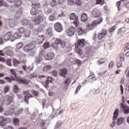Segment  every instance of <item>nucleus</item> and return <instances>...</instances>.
<instances>
[{
	"instance_id": "nucleus-34",
	"label": "nucleus",
	"mask_w": 129,
	"mask_h": 129,
	"mask_svg": "<svg viewBox=\"0 0 129 129\" xmlns=\"http://www.w3.org/2000/svg\"><path fill=\"white\" fill-rule=\"evenodd\" d=\"M43 60V57L40 56L38 55L36 58H35V62L36 63H38V64H40L41 63V61Z\"/></svg>"
},
{
	"instance_id": "nucleus-61",
	"label": "nucleus",
	"mask_w": 129,
	"mask_h": 129,
	"mask_svg": "<svg viewBox=\"0 0 129 129\" xmlns=\"http://www.w3.org/2000/svg\"><path fill=\"white\" fill-rule=\"evenodd\" d=\"M23 44L22 42L19 43L17 45V49H21V48H22V47H23Z\"/></svg>"
},
{
	"instance_id": "nucleus-54",
	"label": "nucleus",
	"mask_w": 129,
	"mask_h": 129,
	"mask_svg": "<svg viewBox=\"0 0 129 129\" xmlns=\"http://www.w3.org/2000/svg\"><path fill=\"white\" fill-rule=\"evenodd\" d=\"M121 4V1L117 2L116 4V6L118 9V11H120V9H119V7H120Z\"/></svg>"
},
{
	"instance_id": "nucleus-7",
	"label": "nucleus",
	"mask_w": 129,
	"mask_h": 129,
	"mask_svg": "<svg viewBox=\"0 0 129 129\" xmlns=\"http://www.w3.org/2000/svg\"><path fill=\"white\" fill-rule=\"evenodd\" d=\"M85 39H79L78 41L75 43V47L83 48V47H84V45H85Z\"/></svg>"
},
{
	"instance_id": "nucleus-57",
	"label": "nucleus",
	"mask_w": 129,
	"mask_h": 129,
	"mask_svg": "<svg viewBox=\"0 0 129 129\" xmlns=\"http://www.w3.org/2000/svg\"><path fill=\"white\" fill-rule=\"evenodd\" d=\"M7 64L8 65V66H12V59H8L6 60Z\"/></svg>"
},
{
	"instance_id": "nucleus-5",
	"label": "nucleus",
	"mask_w": 129,
	"mask_h": 129,
	"mask_svg": "<svg viewBox=\"0 0 129 129\" xmlns=\"http://www.w3.org/2000/svg\"><path fill=\"white\" fill-rule=\"evenodd\" d=\"M54 30L58 33H61L63 31V25L60 22H56L54 25Z\"/></svg>"
},
{
	"instance_id": "nucleus-50",
	"label": "nucleus",
	"mask_w": 129,
	"mask_h": 129,
	"mask_svg": "<svg viewBox=\"0 0 129 129\" xmlns=\"http://www.w3.org/2000/svg\"><path fill=\"white\" fill-rule=\"evenodd\" d=\"M13 90L15 93H17L20 91V89H19V87H18L17 85H14Z\"/></svg>"
},
{
	"instance_id": "nucleus-21",
	"label": "nucleus",
	"mask_w": 129,
	"mask_h": 129,
	"mask_svg": "<svg viewBox=\"0 0 129 129\" xmlns=\"http://www.w3.org/2000/svg\"><path fill=\"white\" fill-rule=\"evenodd\" d=\"M22 12H23V9L22 8L20 9L19 11H17L14 16V18L15 20H18L21 16H22Z\"/></svg>"
},
{
	"instance_id": "nucleus-63",
	"label": "nucleus",
	"mask_w": 129,
	"mask_h": 129,
	"mask_svg": "<svg viewBox=\"0 0 129 129\" xmlns=\"http://www.w3.org/2000/svg\"><path fill=\"white\" fill-rule=\"evenodd\" d=\"M52 74L53 76L56 77V76L58 75V72H57L56 71L53 70L52 72Z\"/></svg>"
},
{
	"instance_id": "nucleus-56",
	"label": "nucleus",
	"mask_w": 129,
	"mask_h": 129,
	"mask_svg": "<svg viewBox=\"0 0 129 129\" xmlns=\"http://www.w3.org/2000/svg\"><path fill=\"white\" fill-rule=\"evenodd\" d=\"M75 62L77 63L78 66H81L82 64V61L77 59L75 60Z\"/></svg>"
},
{
	"instance_id": "nucleus-1",
	"label": "nucleus",
	"mask_w": 129,
	"mask_h": 129,
	"mask_svg": "<svg viewBox=\"0 0 129 129\" xmlns=\"http://www.w3.org/2000/svg\"><path fill=\"white\" fill-rule=\"evenodd\" d=\"M32 5L33 7L30 11V14L32 16H34L32 17V21L35 23V25H39L44 20L43 12L41 10L39 11V9L41 8V4L37 2L33 1Z\"/></svg>"
},
{
	"instance_id": "nucleus-17",
	"label": "nucleus",
	"mask_w": 129,
	"mask_h": 129,
	"mask_svg": "<svg viewBox=\"0 0 129 129\" xmlns=\"http://www.w3.org/2000/svg\"><path fill=\"white\" fill-rule=\"evenodd\" d=\"M13 37V34H12V32H9L6 33L3 36V39L4 41H9L11 38Z\"/></svg>"
},
{
	"instance_id": "nucleus-20",
	"label": "nucleus",
	"mask_w": 129,
	"mask_h": 129,
	"mask_svg": "<svg viewBox=\"0 0 129 129\" xmlns=\"http://www.w3.org/2000/svg\"><path fill=\"white\" fill-rule=\"evenodd\" d=\"M44 40H45V37H44V36H38L37 37V43H38V44H42Z\"/></svg>"
},
{
	"instance_id": "nucleus-9",
	"label": "nucleus",
	"mask_w": 129,
	"mask_h": 129,
	"mask_svg": "<svg viewBox=\"0 0 129 129\" xmlns=\"http://www.w3.org/2000/svg\"><path fill=\"white\" fill-rule=\"evenodd\" d=\"M101 16V12L96 9H95L92 11V16L93 18H99Z\"/></svg>"
},
{
	"instance_id": "nucleus-46",
	"label": "nucleus",
	"mask_w": 129,
	"mask_h": 129,
	"mask_svg": "<svg viewBox=\"0 0 129 129\" xmlns=\"http://www.w3.org/2000/svg\"><path fill=\"white\" fill-rule=\"evenodd\" d=\"M49 47H50V44L49 43V42H46L44 43L43 49H48V48H49Z\"/></svg>"
},
{
	"instance_id": "nucleus-53",
	"label": "nucleus",
	"mask_w": 129,
	"mask_h": 129,
	"mask_svg": "<svg viewBox=\"0 0 129 129\" xmlns=\"http://www.w3.org/2000/svg\"><path fill=\"white\" fill-rule=\"evenodd\" d=\"M80 89H81V85H79L75 92V94H77V93L79 92V90H80Z\"/></svg>"
},
{
	"instance_id": "nucleus-4",
	"label": "nucleus",
	"mask_w": 129,
	"mask_h": 129,
	"mask_svg": "<svg viewBox=\"0 0 129 129\" xmlns=\"http://www.w3.org/2000/svg\"><path fill=\"white\" fill-rule=\"evenodd\" d=\"M120 109L124 114H128L129 113V106L124 105V104L121 103L120 104Z\"/></svg>"
},
{
	"instance_id": "nucleus-55",
	"label": "nucleus",
	"mask_w": 129,
	"mask_h": 129,
	"mask_svg": "<svg viewBox=\"0 0 129 129\" xmlns=\"http://www.w3.org/2000/svg\"><path fill=\"white\" fill-rule=\"evenodd\" d=\"M18 31L19 33H25V29L23 27H20L18 29Z\"/></svg>"
},
{
	"instance_id": "nucleus-45",
	"label": "nucleus",
	"mask_w": 129,
	"mask_h": 129,
	"mask_svg": "<svg viewBox=\"0 0 129 129\" xmlns=\"http://www.w3.org/2000/svg\"><path fill=\"white\" fill-rule=\"evenodd\" d=\"M39 56H40V57H41V58H43V57H45V56H46V52H45V51L44 50H41Z\"/></svg>"
},
{
	"instance_id": "nucleus-15",
	"label": "nucleus",
	"mask_w": 129,
	"mask_h": 129,
	"mask_svg": "<svg viewBox=\"0 0 129 129\" xmlns=\"http://www.w3.org/2000/svg\"><path fill=\"white\" fill-rule=\"evenodd\" d=\"M67 33L68 36L71 37L76 33V29L74 27H71L69 29L67 30Z\"/></svg>"
},
{
	"instance_id": "nucleus-31",
	"label": "nucleus",
	"mask_w": 129,
	"mask_h": 129,
	"mask_svg": "<svg viewBox=\"0 0 129 129\" xmlns=\"http://www.w3.org/2000/svg\"><path fill=\"white\" fill-rule=\"evenodd\" d=\"M123 121H124V118L120 117L117 120L116 124L117 125H120L121 123H123Z\"/></svg>"
},
{
	"instance_id": "nucleus-24",
	"label": "nucleus",
	"mask_w": 129,
	"mask_h": 129,
	"mask_svg": "<svg viewBox=\"0 0 129 129\" xmlns=\"http://www.w3.org/2000/svg\"><path fill=\"white\" fill-rule=\"evenodd\" d=\"M1 118H3V119L0 121V125L5 126L8 123V119H5V118H2V117Z\"/></svg>"
},
{
	"instance_id": "nucleus-13",
	"label": "nucleus",
	"mask_w": 129,
	"mask_h": 129,
	"mask_svg": "<svg viewBox=\"0 0 129 129\" xmlns=\"http://www.w3.org/2000/svg\"><path fill=\"white\" fill-rule=\"evenodd\" d=\"M59 74L60 76H62L63 78H66V75L68 74V70L64 68L59 71Z\"/></svg>"
},
{
	"instance_id": "nucleus-27",
	"label": "nucleus",
	"mask_w": 129,
	"mask_h": 129,
	"mask_svg": "<svg viewBox=\"0 0 129 129\" xmlns=\"http://www.w3.org/2000/svg\"><path fill=\"white\" fill-rule=\"evenodd\" d=\"M86 28L87 30L88 31H91L92 30H94V28L93 27V26L92 25V23H86Z\"/></svg>"
},
{
	"instance_id": "nucleus-30",
	"label": "nucleus",
	"mask_w": 129,
	"mask_h": 129,
	"mask_svg": "<svg viewBox=\"0 0 129 129\" xmlns=\"http://www.w3.org/2000/svg\"><path fill=\"white\" fill-rule=\"evenodd\" d=\"M77 31L79 36H81L84 33V30L81 27H79Z\"/></svg>"
},
{
	"instance_id": "nucleus-43",
	"label": "nucleus",
	"mask_w": 129,
	"mask_h": 129,
	"mask_svg": "<svg viewBox=\"0 0 129 129\" xmlns=\"http://www.w3.org/2000/svg\"><path fill=\"white\" fill-rule=\"evenodd\" d=\"M73 23L76 27H78L80 25V23L79 22V20H78V18L76 19Z\"/></svg>"
},
{
	"instance_id": "nucleus-35",
	"label": "nucleus",
	"mask_w": 129,
	"mask_h": 129,
	"mask_svg": "<svg viewBox=\"0 0 129 129\" xmlns=\"http://www.w3.org/2000/svg\"><path fill=\"white\" fill-rule=\"evenodd\" d=\"M5 98L6 99H7V101H8V103H11V102H14V101L13 100V98L12 96H6L5 97Z\"/></svg>"
},
{
	"instance_id": "nucleus-51",
	"label": "nucleus",
	"mask_w": 129,
	"mask_h": 129,
	"mask_svg": "<svg viewBox=\"0 0 129 129\" xmlns=\"http://www.w3.org/2000/svg\"><path fill=\"white\" fill-rule=\"evenodd\" d=\"M66 3V0H58V4L59 6H63Z\"/></svg>"
},
{
	"instance_id": "nucleus-2",
	"label": "nucleus",
	"mask_w": 129,
	"mask_h": 129,
	"mask_svg": "<svg viewBox=\"0 0 129 129\" xmlns=\"http://www.w3.org/2000/svg\"><path fill=\"white\" fill-rule=\"evenodd\" d=\"M30 92H31V93H32L33 95H34L35 96H38V94L39 93H38V92L34 90H32V91L28 90V91H24L23 93L24 95H25L24 101H25V102H26V103H27V104H29V98H31L32 97H33V95L31 94Z\"/></svg>"
},
{
	"instance_id": "nucleus-49",
	"label": "nucleus",
	"mask_w": 129,
	"mask_h": 129,
	"mask_svg": "<svg viewBox=\"0 0 129 129\" xmlns=\"http://www.w3.org/2000/svg\"><path fill=\"white\" fill-rule=\"evenodd\" d=\"M115 29H116V26L114 25L113 27H111V29L109 30V33H113V32L115 31Z\"/></svg>"
},
{
	"instance_id": "nucleus-48",
	"label": "nucleus",
	"mask_w": 129,
	"mask_h": 129,
	"mask_svg": "<svg viewBox=\"0 0 129 129\" xmlns=\"http://www.w3.org/2000/svg\"><path fill=\"white\" fill-rule=\"evenodd\" d=\"M113 65H114V62L112 61H110L109 63L108 68L109 70H111V69H112L113 67Z\"/></svg>"
},
{
	"instance_id": "nucleus-10",
	"label": "nucleus",
	"mask_w": 129,
	"mask_h": 129,
	"mask_svg": "<svg viewBox=\"0 0 129 129\" xmlns=\"http://www.w3.org/2000/svg\"><path fill=\"white\" fill-rule=\"evenodd\" d=\"M106 35H107V31L105 29H103L102 32L98 34V39L99 40H102L103 38H105Z\"/></svg>"
},
{
	"instance_id": "nucleus-18",
	"label": "nucleus",
	"mask_w": 129,
	"mask_h": 129,
	"mask_svg": "<svg viewBox=\"0 0 129 129\" xmlns=\"http://www.w3.org/2000/svg\"><path fill=\"white\" fill-rule=\"evenodd\" d=\"M81 20L84 23H85V22H87V21L88 20V15H87V14L83 13V14H82L81 17Z\"/></svg>"
},
{
	"instance_id": "nucleus-64",
	"label": "nucleus",
	"mask_w": 129,
	"mask_h": 129,
	"mask_svg": "<svg viewBox=\"0 0 129 129\" xmlns=\"http://www.w3.org/2000/svg\"><path fill=\"white\" fill-rule=\"evenodd\" d=\"M49 21H54L55 17L53 16V14H51L49 17Z\"/></svg>"
},
{
	"instance_id": "nucleus-36",
	"label": "nucleus",
	"mask_w": 129,
	"mask_h": 129,
	"mask_svg": "<svg viewBox=\"0 0 129 129\" xmlns=\"http://www.w3.org/2000/svg\"><path fill=\"white\" fill-rule=\"evenodd\" d=\"M6 26L7 27H9V28H13L14 27V24H13V22L11 20H9L7 21Z\"/></svg>"
},
{
	"instance_id": "nucleus-47",
	"label": "nucleus",
	"mask_w": 129,
	"mask_h": 129,
	"mask_svg": "<svg viewBox=\"0 0 129 129\" xmlns=\"http://www.w3.org/2000/svg\"><path fill=\"white\" fill-rule=\"evenodd\" d=\"M13 123L15 125H17V124H19L20 123V120H19L18 118H14L13 119Z\"/></svg>"
},
{
	"instance_id": "nucleus-33",
	"label": "nucleus",
	"mask_w": 129,
	"mask_h": 129,
	"mask_svg": "<svg viewBox=\"0 0 129 129\" xmlns=\"http://www.w3.org/2000/svg\"><path fill=\"white\" fill-rule=\"evenodd\" d=\"M46 34L47 36H49V37L53 36V32H52V29L50 28H48L46 30Z\"/></svg>"
},
{
	"instance_id": "nucleus-38",
	"label": "nucleus",
	"mask_w": 129,
	"mask_h": 129,
	"mask_svg": "<svg viewBox=\"0 0 129 129\" xmlns=\"http://www.w3.org/2000/svg\"><path fill=\"white\" fill-rule=\"evenodd\" d=\"M23 108H19L17 111L16 112H15V114L16 115V116H18V115H20V114H21V113H22L23 112Z\"/></svg>"
},
{
	"instance_id": "nucleus-29",
	"label": "nucleus",
	"mask_w": 129,
	"mask_h": 129,
	"mask_svg": "<svg viewBox=\"0 0 129 129\" xmlns=\"http://www.w3.org/2000/svg\"><path fill=\"white\" fill-rule=\"evenodd\" d=\"M63 83L67 86H68L71 83V79L69 77H68L64 81Z\"/></svg>"
},
{
	"instance_id": "nucleus-8",
	"label": "nucleus",
	"mask_w": 129,
	"mask_h": 129,
	"mask_svg": "<svg viewBox=\"0 0 129 129\" xmlns=\"http://www.w3.org/2000/svg\"><path fill=\"white\" fill-rule=\"evenodd\" d=\"M102 21H103V19H102V17H100L99 19L94 20L92 22V25L94 28H96L98 25H100L101 23H102Z\"/></svg>"
},
{
	"instance_id": "nucleus-39",
	"label": "nucleus",
	"mask_w": 129,
	"mask_h": 129,
	"mask_svg": "<svg viewBox=\"0 0 129 129\" xmlns=\"http://www.w3.org/2000/svg\"><path fill=\"white\" fill-rule=\"evenodd\" d=\"M13 63L14 66H15V67H17V66H18L19 64L21 63V62L19 60L16 59H13Z\"/></svg>"
},
{
	"instance_id": "nucleus-12",
	"label": "nucleus",
	"mask_w": 129,
	"mask_h": 129,
	"mask_svg": "<svg viewBox=\"0 0 129 129\" xmlns=\"http://www.w3.org/2000/svg\"><path fill=\"white\" fill-rule=\"evenodd\" d=\"M15 112V105H12L11 106L9 112L8 111H6L5 113V115H12Z\"/></svg>"
},
{
	"instance_id": "nucleus-22",
	"label": "nucleus",
	"mask_w": 129,
	"mask_h": 129,
	"mask_svg": "<svg viewBox=\"0 0 129 129\" xmlns=\"http://www.w3.org/2000/svg\"><path fill=\"white\" fill-rule=\"evenodd\" d=\"M52 81H53V78L51 77H47V80L45 82V87L47 88V87H49V83H52Z\"/></svg>"
},
{
	"instance_id": "nucleus-6",
	"label": "nucleus",
	"mask_w": 129,
	"mask_h": 129,
	"mask_svg": "<svg viewBox=\"0 0 129 129\" xmlns=\"http://www.w3.org/2000/svg\"><path fill=\"white\" fill-rule=\"evenodd\" d=\"M10 72H11L12 75L13 77H11V78L6 77L5 78V79H6V80H7L8 82H12V80H15V78L17 79V74H16V72H15V70H14L13 69H11Z\"/></svg>"
},
{
	"instance_id": "nucleus-44",
	"label": "nucleus",
	"mask_w": 129,
	"mask_h": 129,
	"mask_svg": "<svg viewBox=\"0 0 129 129\" xmlns=\"http://www.w3.org/2000/svg\"><path fill=\"white\" fill-rule=\"evenodd\" d=\"M56 5H57V1L52 0L50 4V6H51V7H56Z\"/></svg>"
},
{
	"instance_id": "nucleus-32",
	"label": "nucleus",
	"mask_w": 129,
	"mask_h": 129,
	"mask_svg": "<svg viewBox=\"0 0 129 129\" xmlns=\"http://www.w3.org/2000/svg\"><path fill=\"white\" fill-rule=\"evenodd\" d=\"M22 4V2H21V0H16L14 6H13V8H19V7H20V6H21V4Z\"/></svg>"
},
{
	"instance_id": "nucleus-28",
	"label": "nucleus",
	"mask_w": 129,
	"mask_h": 129,
	"mask_svg": "<svg viewBox=\"0 0 129 129\" xmlns=\"http://www.w3.org/2000/svg\"><path fill=\"white\" fill-rule=\"evenodd\" d=\"M21 23L23 26H28L30 24V21L27 19H23L21 21Z\"/></svg>"
},
{
	"instance_id": "nucleus-40",
	"label": "nucleus",
	"mask_w": 129,
	"mask_h": 129,
	"mask_svg": "<svg viewBox=\"0 0 129 129\" xmlns=\"http://www.w3.org/2000/svg\"><path fill=\"white\" fill-rule=\"evenodd\" d=\"M118 58L121 62L124 61V54L123 53L119 54Z\"/></svg>"
},
{
	"instance_id": "nucleus-19",
	"label": "nucleus",
	"mask_w": 129,
	"mask_h": 129,
	"mask_svg": "<svg viewBox=\"0 0 129 129\" xmlns=\"http://www.w3.org/2000/svg\"><path fill=\"white\" fill-rule=\"evenodd\" d=\"M92 3H95V5L103 6L105 3V1H104V0H92Z\"/></svg>"
},
{
	"instance_id": "nucleus-52",
	"label": "nucleus",
	"mask_w": 129,
	"mask_h": 129,
	"mask_svg": "<svg viewBox=\"0 0 129 129\" xmlns=\"http://www.w3.org/2000/svg\"><path fill=\"white\" fill-rule=\"evenodd\" d=\"M89 77V78H90V79H92L93 81H96V80H97V79L95 77V75L94 74H92L91 75H90Z\"/></svg>"
},
{
	"instance_id": "nucleus-42",
	"label": "nucleus",
	"mask_w": 129,
	"mask_h": 129,
	"mask_svg": "<svg viewBox=\"0 0 129 129\" xmlns=\"http://www.w3.org/2000/svg\"><path fill=\"white\" fill-rule=\"evenodd\" d=\"M70 18L71 20H76V19H77V16H76L75 13H72L70 16Z\"/></svg>"
},
{
	"instance_id": "nucleus-11",
	"label": "nucleus",
	"mask_w": 129,
	"mask_h": 129,
	"mask_svg": "<svg viewBox=\"0 0 129 129\" xmlns=\"http://www.w3.org/2000/svg\"><path fill=\"white\" fill-rule=\"evenodd\" d=\"M59 42H61V39H56L54 42L52 43L51 47H52V48H54V49H55V50H58L59 46H58V44H59Z\"/></svg>"
},
{
	"instance_id": "nucleus-62",
	"label": "nucleus",
	"mask_w": 129,
	"mask_h": 129,
	"mask_svg": "<svg viewBox=\"0 0 129 129\" xmlns=\"http://www.w3.org/2000/svg\"><path fill=\"white\" fill-rule=\"evenodd\" d=\"M122 29H123L124 30V29H125V28L122 27V28L119 29L117 31L118 35H120V34H121L122 33Z\"/></svg>"
},
{
	"instance_id": "nucleus-23",
	"label": "nucleus",
	"mask_w": 129,
	"mask_h": 129,
	"mask_svg": "<svg viewBox=\"0 0 129 129\" xmlns=\"http://www.w3.org/2000/svg\"><path fill=\"white\" fill-rule=\"evenodd\" d=\"M75 51L80 56L83 55V51H82V49H80V47L75 46Z\"/></svg>"
},
{
	"instance_id": "nucleus-26",
	"label": "nucleus",
	"mask_w": 129,
	"mask_h": 129,
	"mask_svg": "<svg viewBox=\"0 0 129 129\" xmlns=\"http://www.w3.org/2000/svg\"><path fill=\"white\" fill-rule=\"evenodd\" d=\"M119 114V111L118 109L116 108L113 113V120H115L117 117L118 116Z\"/></svg>"
},
{
	"instance_id": "nucleus-25",
	"label": "nucleus",
	"mask_w": 129,
	"mask_h": 129,
	"mask_svg": "<svg viewBox=\"0 0 129 129\" xmlns=\"http://www.w3.org/2000/svg\"><path fill=\"white\" fill-rule=\"evenodd\" d=\"M52 69V66L50 64L46 65L45 67H44L43 69V71L44 72H47V71H49V70H51Z\"/></svg>"
},
{
	"instance_id": "nucleus-16",
	"label": "nucleus",
	"mask_w": 129,
	"mask_h": 129,
	"mask_svg": "<svg viewBox=\"0 0 129 129\" xmlns=\"http://www.w3.org/2000/svg\"><path fill=\"white\" fill-rule=\"evenodd\" d=\"M16 81L18 83H20L21 84H25V85L29 84V81L22 78H17Z\"/></svg>"
},
{
	"instance_id": "nucleus-59",
	"label": "nucleus",
	"mask_w": 129,
	"mask_h": 129,
	"mask_svg": "<svg viewBox=\"0 0 129 129\" xmlns=\"http://www.w3.org/2000/svg\"><path fill=\"white\" fill-rule=\"evenodd\" d=\"M10 90V87L9 86H6L4 88V92L7 93Z\"/></svg>"
},
{
	"instance_id": "nucleus-14",
	"label": "nucleus",
	"mask_w": 129,
	"mask_h": 129,
	"mask_svg": "<svg viewBox=\"0 0 129 129\" xmlns=\"http://www.w3.org/2000/svg\"><path fill=\"white\" fill-rule=\"evenodd\" d=\"M55 57V54L53 52H49L44 56L45 60H52Z\"/></svg>"
},
{
	"instance_id": "nucleus-60",
	"label": "nucleus",
	"mask_w": 129,
	"mask_h": 129,
	"mask_svg": "<svg viewBox=\"0 0 129 129\" xmlns=\"http://www.w3.org/2000/svg\"><path fill=\"white\" fill-rule=\"evenodd\" d=\"M105 62V59L104 58H101L98 60V63L99 64H103Z\"/></svg>"
},
{
	"instance_id": "nucleus-41",
	"label": "nucleus",
	"mask_w": 129,
	"mask_h": 129,
	"mask_svg": "<svg viewBox=\"0 0 129 129\" xmlns=\"http://www.w3.org/2000/svg\"><path fill=\"white\" fill-rule=\"evenodd\" d=\"M12 38H14V39H20V38H21V34L16 33L13 36L12 35Z\"/></svg>"
},
{
	"instance_id": "nucleus-3",
	"label": "nucleus",
	"mask_w": 129,
	"mask_h": 129,
	"mask_svg": "<svg viewBox=\"0 0 129 129\" xmlns=\"http://www.w3.org/2000/svg\"><path fill=\"white\" fill-rule=\"evenodd\" d=\"M35 48H36V45L32 42L29 44L25 45L23 48V50L25 52H29L32 51V50L35 49Z\"/></svg>"
},
{
	"instance_id": "nucleus-58",
	"label": "nucleus",
	"mask_w": 129,
	"mask_h": 129,
	"mask_svg": "<svg viewBox=\"0 0 129 129\" xmlns=\"http://www.w3.org/2000/svg\"><path fill=\"white\" fill-rule=\"evenodd\" d=\"M6 54L8 56H12L13 54H14V52H13V51L12 50H8L6 51Z\"/></svg>"
},
{
	"instance_id": "nucleus-37",
	"label": "nucleus",
	"mask_w": 129,
	"mask_h": 129,
	"mask_svg": "<svg viewBox=\"0 0 129 129\" xmlns=\"http://www.w3.org/2000/svg\"><path fill=\"white\" fill-rule=\"evenodd\" d=\"M58 43L60 44V46L61 48H65L66 47V42L64 41H62V39H60V41L58 42Z\"/></svg>"
}]
</instances>
